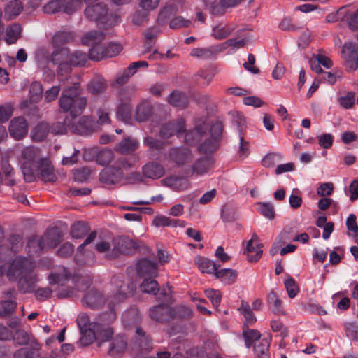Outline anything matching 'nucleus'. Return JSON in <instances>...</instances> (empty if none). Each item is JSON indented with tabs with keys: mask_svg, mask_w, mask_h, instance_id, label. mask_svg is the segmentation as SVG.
<instances>
[{
	"mask_svg": "<svg viewBox=\"0 0 358 358\" xmlns=\"http://www.w3.org/2000/svg\"><path fill=\"white\" fill-rule=\"evenodd\" d=\"M82 89L80 83H73L63 89L59 99V105L64 112H70L73 117L81 114L86 108L87 100L81 96Z\"/></svg>",
	"mask_w": 358,
	"mask_h": 358,
	"instance_id": "f257e3e1",
	"label": "nucleus"
},
{
	"mask_svg": "<svg viewBox=\"0 0 358 358\" xmlns=\"http://www.w3.org/2000/svg\"><path fill=\"white\" fill-rule=\"evenodd\" d=\"M123 278V276H115L112 278V283L116 288V292L113 296V301L108 304L110 312L103 313L100 316V322H106V324H110L113 322L116 316L114 309L112 307V303L115 301L121 302L124 301L128 296H131L136 289V286L132 282L129 280L124 282Z\"/></svg>",
	"mask_w": 358,
	"mask_h": 358,
	"instance_id": "f03ea898",
	"label": "nucleus"
},
{
	"mask_svg": "<svg viewBox=\"0 0 358 358\" xmlns=\"http://www.w3.org/2000/svg\"><path fill=\"white\" fill-rule=\"evenodd\" d=\"M41 159L39 148L28 146L22 150L18 160L25 182H32L36 180L35 172Z\"/></svg>",
	"mask_w": 358,
	"mask_h": 358,
	"instance_id": "7ed1b4c3",
	"label": "nucleus"
},
{
	"mask_svg": "<svg viewBox=\"0 0 358 358\" xmlns=\"http://www.w3.org/2000/svg\"><path fill=\"white\" fill-rule=\"evenodd\" d=\"M85 15L91 21L106 23L107 26H114L118 23L119 17L116 15H108V8L106 4L98 3L88 6L85 10Z\"/></svg>",
	"mask_w": 358,
	"mask_h": 358,
	"instance_id": "20e7f679",
	"label": "nucleus"
},
{
	"mask_svg": "<svg viewBox=\"0 0 358 358\" xmlns=\"http://www.w3.org/2000/svg\"><path fill=\"white\" fill-rule=\"evenodd\" d=\"M34 268L35 264L31 259L17 256L10 264L6 276L10 280L15 281L34 271Z\"/></svg>",
	"mask_w": 358,
	"mask_h": 358,
	"instance_id": "39448f33",
	"label": "nucleus"
},
{
	"mask_svg": "<svg viewBox=\"0 0 358 358\" xmlns=\"http://www.w3.org/2000/svg\"><path fill=\"white\" fill-rule=\"evenodd\" d=\"M113 245L111 253L107 254L106 256L108 259H114L120 254H131L138 248L136 243L127 236H119L113 238Z\"/></svg>",
	"mask_w": 358,
	"mask_h": 358,
	"instance_id": "423d86ee",
	"label": "nucleus"
},
{
	"mask_svg": "<svg viewBox=\"0 0 358 358\" xmlns=\"http://www.w3.org/2000/svg\"><path fill=\"white\" fill-rule=\"evenodd\" d=\"M174 308L166 303H161L151 307L149 317L157 323L166 324L174 320Z\"/></svg>",
	"mask_w": 358,
	"mask_h": 358,
	"instance_id": "0eeeda50",
	"label": "nucleus"
},
{
	"mask_svg": "<svg viewBox=\"0 0 358 358\" xmlns=\"http://www.w3.org/2000/svg\"><path fill=\"white\" fill-rule=\"evenodd\" d=\"M341 57L348 71H354L358 68V45L355 43H345Z\"/></svg>",
	"mask_w": 358,
	"mask_h": 358,
	"instance_id": "6e6552de",
	"label": "nucleus"
},
{
	"mask_svg": "<svg viewBox=\"0 0 358 358\" xmlns=\"http://www.w3.org/2000/svg\"><path fill=\"white\" fill-rule=\"evenodd\" d=\"M213 163V162L210 157H200L194 161L191 166L185 167L183 170V173L187 178L194 175L203 176L208 172Z\"/></svg>",
	"mask_w": 358,
	"mask_h": 358,
	"instance_id": "1a4fd4ad",
	"label": "nucleus"
},
{
	"mask_svg": "<svg viewBox=\"0 0 358 358\" xmlns=\"http://www.w3.org/2000/svg\"><path fill=\"white\" fill-rule=\"evenodd\" d=\"M81 302L85 307L96 310L105 304L106 298L101 291L93 287L85 292Z\"/></svg>",
	"mask_w": 358,
	"mask_h": 358,
	"instance_id": "9d476101",
	"label": "nucleus"
},
{
	"mask_svg": "<svg viewBox=\"0 0 358 358\" xmlns=\"http://www.w3.org/2000/svg\"><path fill=\"white\" fill-rule=\"evenodd\" d=\"M170 159L178 166H183L192 162V152L186 148H173L169 152Z\"/></svg>",
	"mask_w": 358,
	"mask_h": 358,
	"instance_id": "9b49d317",
	"label": "nucleus"
},
{
	"mask_svg": "<svg viewBox=\"0 0 358 358\" xmlns=\"http://www.w3.org/2000/svg\"><path fill=\"white\" fill-rule=\"evenodd\" d=\"M138 275L141 278L156 277L158 272L157 262L148 258H142L136 265Z\"/></svg>",
	"mask_w": 358,
	"mask_h": 358,
	"instance_id": "f8f14e48",
	"label": "nucleus"
},
{
	"mask_svg": "<svg viewBox=\"0 0 358 358\" xmlns=\"http://www.w3.org/2000/svg\"><path fill=\"white\" fill-rule=\"evenodd\" d=\"M9 133L16 140L23 138L28 132V124L23 117L13 119L9 124Z\"/></svg>",
	"mask_w": 358,
	"mask_h": 358,
	"instance_id": "ddd939ff",
	"label": "nucleus"
},
{
	"mask_svg": "<svg viewBox=\"0 0 358 358\" xmlns=\"http://www.w3.org/2000/svg\"><path fill=\"white\" fill-rule=\"evenodd\" d=\"M263 245L260 243L259 238L256 234L252 235L251 239L248 242L246 246L247 259L249 262H257L262 257Z\"/></svg>",
	"mask_w": 358,
	"mask_h": 358,
	"instance_id": "4468645a",
	"label": "nucleus"
},
{
	"mask_svg": "<svg viewBox=\"0 0 358 358\" xmlns=\"http://www.w3.org/2000/svg\"><path fill=\"white\" fill-rule=\"evenodd\" d=\"M36 169L38 171V178L44 182H54L57 180V177L55 173L54 168L48 159H41Z\"/></svg>",
	"mask_w": 358,
	"mask_h": 358,
	"instance_id": "2eb2a0df",
	"label": "nucleus"
},
{
	"mask_svg": "<svg viewBox=\"0 0 358 358\" xmlns=\"http://www.w3.org/2000/svg\"><path fill=\"white\" fill-rule=\"evenodd\" d=\"M127 341L122 335H117L113 338L107 348V353L112 357L120 356L127 349Z\"/></svg>",
	"mask_w": 358,
	"mask_h": 358,
	"instance_id": "dca6fc26",
	"label": "nucleus"
},
{
	"mask_svg": "<svg viewBox=\"0 0 358 358\" xmlns=\"http://www.w3.org/2000/svg\"><path fill=\"white\" fill-rule=\"evenodd\" d=\"M37 282V275L34 271H32L18 279L17 289L24 294L33 292L36 289Z\"/></svg>",
	"mask_w": 358,
	"mask_h": 358,
	"instance_id": "f3484780",
	"label": "nucleus"
},
{
	"mask_svg": "<svg viewBox=\"0 0 358 358\" xmlns=\"http://www.w3.org/2000/svg\"><path fill=\"white\" fill-rule=\"evenodd\" d=\"M96 124L89 116H83L77 124H72L70 130L73 133L85 134L89 131L92 132L96 129Z\"/></svg>",
	"mask_w": 358,
	"mask_h": 358,
	"instance_id": "a211bd4d",
	"label": "nucleus"
},
{
	"mask_svg": "<svg viewBox=\"0 0 358 358\" xmlns=\"http://www.w3.org/2000/svg\"><path fill=\"white\" fill-rule=\"evenodd\" d=\"M210 124L203 120H199L194 130L189 131L186 133L185 141L187 144L193 145L197 141L198 137L205 134L206 131L208 130Z\"/></svg>",
	"mask_w": 358,
	"mask_h": 358,
	"instance_id": "6ab92c4d",
	"label": "nucleus"
},
{
	"mask_svg": "<svg viewBox=\"0 0 358 358\" xmlns=\"http://www.w3.org/2000/svg\"><path fill=\"white\" fill-rule=\"evenodd\" d=\"M167 102L173 107L183 110L188 107L189 101L185 92L175 90L167 97Z\"/></svg>",
	"mask_w": 358,
	"mask_h": 358,
	"instance_id": "aec40b11",
	"label": "nucleus"
},
{
	"mask_svg": "<svg viewBox=\"0 0 358 358\" xmlns=\"http://www.w3.org/2000/svg\"><path fill=\"white\" fill-rule=\"evenodd\" d=\"M185 131L183 120H180L177 122H170L163 125L160 130V136L163 138H168L175 134L181 135Z\"/></svg>",
	"mask_w": 358,
	"mask_h": 358,
	"instance_id": "412c9836",
	"label": "nucleus"
},
{
	"mask_svg": "<svg viewBox=\"0 0 358 358\" xmlns=\"http://www.w3.org/2000/svg\"><path fill=\"white\" fill-rule=\"evenodd\" d=\"M31 348H22L14 354V358H38L41 345L33 340L29 343Z\"/></svg>",
	"mask_w": 358,
	"mask_h": 358,
	"instance_id": "4be33fe9",
	"label": "nucleus"
},
{
	"mask_svg": "<svg viewBox=\"0 0 358 358\" xmlns=\"http://www.w3.org/2000/svg\"><path fill=\"white\" fill-rule=\"evenodd\" d=\"M122 178V172L111 166L100 173V180L106 184H115Z\"/></svg>",
	"mask_w": 358,
	"mask_h": 358,
	"instance_id": "5701e85b",
	"label": "nucleus"
},
{
	"mask_svg": "<svg viewBox=\"0 0 358 358\" xmlns=\"http://www.w3.org/2000/svg\"><path fill=\"white\" fill-rule=\"evenodd\" d=\"M220 52H222V47H219V45L204 48H196L192 50L190 55L203 59H208L214 57Z\"/></svg>",
	"mask_w": 358,
	"mask_h": 358,
	"instance_id": "b1692460",
	"label": "nucleus"
},
{
	"mask_svg": "<svg viewBox=\"0 0 358 358\" xmlns=\"http://www.w3.org/2000/svg\"><path fill=\"white\" fill-rule=\"evenodd\" d=\"M138 145L136 139L125 138L116 144L115 150L122 155H128L134 152L138 148Z\"/></svg>",
	"mask_w": 358,
	"mask_h": 358,
	"instance_id": "393cba45",
	"label": "nucleus"
},
{
	"mask_svg": "<svg viewBox=\"0 0 358 358\" xmlns=\"http://www.w3.org/2000/svg\"><path fill=\"white\" fill-rule=\"evenodd\" d=\"M27 252L30 256H38L45 249L44 239L41 236H33L31 237L27 245Z\"/></svg>",
	"mask_w": 358,
	"mask_h": 358,
	"instance_id": "a878e982",
	"label": "nucleus"
},
{
	"mask_svg": "<svg viewBox=\"0 0 358 358\" xmlns=\"http://www.w3.org/2000/svg\"><path fill=\"white\" fill-rule=\"evenodd\" d=\"M159 32L160 29L158 27H151L143 31L142 34L144 39V48L146 52L151 50L156 43Z\"/></svg>",
	"mask_w": 358,
	"mask_h": 358,
	"instance_id": "bb28decb",
	"label": "nucleus"
},
{
	"mask_svg": "<svg viewBox=\"0 0 358 358\" xmlns=\"http://www.w3.org/2000/svg\"><path fill=\"white\" fill-rule=\"evenodd\" d=\"M345 10V7H342L338 11V14L341 15L343 13V15L341 17V21L345 22L350 29L352 31H356L358 29V9L356 11H346L343 12V10Z\"/></svg>",
	"mask_w": 358,
	"mask_h": 358,
	"instance_id": "cd10ccee",
	"label": "nucleus"
},
{
	"mask_svg": "<svg viewBox=\"0 0 358 358\" xmlns=\"http://www.w3.org/2000/svg\"><path fill=\"white\" fill-rule=\"evenodd\" d=\"M143 174L148 178H159L164 176V169L159 164L150 162L143 167Z\"/></svg>",
	"mask_w": 358,
	"mask_h": 358,
	"instance_id": "c85d7f7f",
	"label": "nucleus"
},
{
	"mask_svg": "<svg viewBox=\"0 0 358 358\" xmlns=\"http://www.w3.org/2000/svg\"><path fill=\"white\" fill-rule=\"evenodd\" d=\"M108 87L106 80L101 77L96 76L91 80L87 84V90L89 93L93 95H97L103 93Z\"/></svg>",
	"mask_w": 358,
	"mask_h": 358,
	"instance_id": "c756f323",
	"label": "nucleus"
},
{
	"mask_svg": "<svg viewBox=\"0 0 358 358\" xmlns=\"http://www.w3.org/2000/svg\"><path fill=\"white\" fill-rule=\"evenodd\" d=\"M194 263L198 268L203 273H214L217 271L218 266L216 264L206 257L197 256L194 258Z\"/></svg>",
	"mask_w": 358,
	"mask_h": 358,
	"instance_id": "7c9ffc66",
	"label": "nucleus"
},
{
	"mask_svg": "<svg viewBox=\"0 0 358 358\" xmlns=\"http://www.w3.org/2000/svg\"><path fill=\"white\" fill-rule=\"evenodd\" d=\"M44 239L45 248H55L62 241V234L57 229L48 230L42 237Z\"/></svg>",
	"mask_w": 358,
	"mask_h": 358,
	"instance_id": "2f4dec72",
	"label": "nucleus"
},
{
	"mask_svg": "<svg viewBox=\"0 0 358 358\" xmlns=\"http://www.w3.org/2000/svg\"><path fill=\"white\" fill-rule=\"evenodd\" d=\"M152 224L157 227L170 226L184 227L186 225V222L183 220L171 219L163 215L156 216L152 220Z\"/></svg>",
	"mask_w": 358,
	"mask_h": 358,
	"instance_id": "473e14b6",
	"label": "nucleus"
},
{
	"mask_svg": "<svg viewBox=\"0 0 358 358\" xmlns=\"http://www.w3.org/2000/svg\"><path fill=\"white\" fill-rule=\"evenodd\" d=\"M90 231V227L83 221H78L71 227L70 234L73 238H83Z\"/></svg>",
	"mask_w": 358,
	"mask_h": 358,
	"instance_id": "72a5a7b5",
	"label": "nucleus"
},
{
	"mask_svg": "<svg viewBox=\"0 0 358 358\" xmlns=\"http://www.w3.org/2000/svg\"><path fill=\"white\" fill-rule=\"evenodd\" d=\"M105 38L102 31H91L86 33L82 38V43L87 46L99 45Z\"/></svg>",
	"mask_w": 358,
	"mask_h": 358,
	"instance_id": "f704fd0d",
	"label": "nucleus"
},
{
	"mask_svg": "<svg viewBox=\"0 0 358 358\" xmlns=\"http://www.w3.org/2000/svg\"><path fill=\"white\" fill-rule=\"evenodd\" d=\"M49 133V124L42 122L32 129L31 134L34 141L40 142L45 138Z\"/></svg>",
	"mask_w": 358,
	"mask_h": 358,
	"instance_id": "c9c22d12",
	"label": "nucleus"
},
{
	"mask_svg": "<svg viewBox=\"0 0 358 358\" xmlns=\"http://www.w3.org/2000/svg\"><path fill=\"white\" fill-rule=\"evenodd\" d=\"M136 342L142 350L149 351L152 349V342L150 336L140 327H136Z\"/></svg>",
	"mask_w": 358,
	"mask_h": 358,
	"instance_id": "e433bc0d",
	"label": "nucleus"
},
{
	"mask_svg": "<svg viewBox=\"0 0 358 358\" xmlns=\"http://www.w3.org/2000/svg\"><path fill=\"white\" fill-rule=\"evenodd\" d=\"M155 277L145 278L140 285L141 292L156 295L159 291V287L157 281L154 279Z\"/></svg>",
	"mask_w": 358,
	"mask_h": 358,
	"instance_id": "4c0bfd02",
	"label": "nucleus"
},
{
	"mask_svg": "<svg viewBox=\"0 0 358 358\" xmlns=\"http://www.w3.org/2000/svg\"><path fill=\"white\" fill-rule=\"evenodd\" d=\"M69 50L65 48H60L56 49L51 53L50 57L48 58V61L55 65H58L59 64L69 61Z\"/></svg>",
	"mask_w": 358,
	"mask_h": 358,
	"instance_id": "58836bf2",
	"label": "nucleus"
},
{
	"mask_svg": "<svg viewBox=\"0 0 358 358\" xmlns=\"http://www.w3.org/2000/svg\"><path fill=\"white\" fill-rule=\"evenodd\" d=\"M22 29L19 24H13L6 30V41L8 44H14L21 37Z\"/></svg>",
	"mask_w": 358,
	"mask_h": 358,
	"instance_id": "ea45409f",
	"label": "nucleus"
},
{
	"mask_svg": "<svg viewBox=\"0 0 358 358\" xmlns=\"http://www.w3.org/2000/svg\"><path fill=\"white\" fill-rule=\"evenodd\" d=\"M220 141L216 138H210L206 139L201 143L198 148L199 152L203 154L212 153L217 150L220 148Z\"/></svg>",
	"mask_w": 358,
	"mask_h": 358,
	"instance_id": "a19ab883",
	"label": "nucleus"
},
{
	"mask_svg": "<svg viewBox=\"0 0 358 358\" xmlns=\"http://www.w3.org/2000/svg\"><path fill=\"white\" fill-rule=\"evenodd\" d=\"M215 275L217 278L220 279L225 284H232L237 278L238 273L236 270L233 269H221L215 272Z\"/></svg>",
	"mask_w": 358,
	"mask_h": 358,
	"instance_id": "79ce46f5",
	"label": "nucleus"
},
{
	"mask_svg": "<svg viewBox=\"0 0 358 358\" xmlns=\"http://www.w3.org/2000/svg\"><path fill=\"white\" fill-rule=\"evenodd\" d=\"M152 113V106L148 102H143L137 106L136 111V120L138 122H144L150 117Z\"/></svg>",
	"mask_w": 358,
	"mask_h": 358,
	"instance_id": "37998d69",
	"label": "nucleus"
},
{
	"mask_svg": "<svg viewBox=\"0 0 358 358\" xmlns=\"http://www.w3.org/2000/svg\"><path fill=\"white\" fill-rule=\"evenodd\" d=\"M73 37L71 31H57L52 37V42L54 46L59 47L73 41Z\"/></svg>",
	"mask_w": 358,
	"mask_h": 358,
	"instance_id": "c03bdc74",
	"label": "nucleus"
},
{
	"mask_svg": "<svg viewBox=\"0 0 358 358\" xmlns=\"http://www.w3.org/2000/svg\"><path fill=\"white\" fill-rule=\"evenodd\" d=\"M235 29V27L227 24L224 27L216 26L213 28L212 36L218 40H222L229 36Z\"/></svg>",
	"mask_w": 358,
	"mask_h": 358,
	"instance_id": "a18cd8bd",
	"label": "nucleus"
},
{
	"mask_svg": "<svg viewBox=\"0 0 358 358\" xmlns=\"http://www.w3.org/2000/svg\"><path fill=\"white\" fill-rule=\"evenodd\" d=\"M96 328L85 329L80 330L81 337L80 338V344L83 346H87L92 343L96 339Z\"/></svg>",
	"mask_w": 358,
	"mask_h": 358,
	"instance_id": "49530a36",
	"label": "nucleus"
},
{
	"mask_svg": "<svg viewBox=\"0 0 358 358\" xmlns=\"http://www.w3.org/2000/svg\"><path fill=\"white\" fill-rule=\"evenodd\" d=\"M64 4L65 0H51L43 6V10L46 14H55L61 11Z\"/></svg>",
	"mask_w": 358,
	"mask_h": 358,
	"instance_id": "de8ad7c7",
	"label": "nucleus"
},
{
	"mask_svg": "<svg viewBox=\"0 0 358 358\" xmlns=\"http://www.w3.org/2000/svg\"><path fill=\"white\" fill-rule=\"evenodd\" d=\"M76 323L80 330L96 328L98 322H91L89 315L86 313H81L78 315Z\"/></svg>",
	"mask_w": 358,
	"mask_h": 358,
	"instance_id": "09e8293b",
	"label": "nucleus"
},
{
	"mask_svg": "<svg viewBox=\"0 0 358 358\" xmlns=\"http://www.w3.org/2000/svg\"><path fill=\"white\" fill-rule=\"evenodd\" d=\"M243 336L245 340V346L247 348H250L254 341L260 338L261 334L257 329L244 328L243 331Z\"/></svg>",
	"mask_w": 358,
	"mask_h": 358,
	"instance_id": "8fccbe9b",
	"label": "nucleus"
},
{
	"mask_svg": "<svg viewBox=\"0 0 358 358\" xmlns=\"http://www.w3.org/2000/svg\"><path fill=\"white\" fill-rule=\"evenodd\" d=\"M89 56L83 52L77 50L69 54V62L73 66H84L87 62Z\"/></svg>",
	"mask_w": 358,
	"mask_h": 358,
	"instance_id": "3c124183",
	"label": "nucleus"
},
{
	"mask_svg": "<svg viewBox=\"0 0 358 358\" xmlns=\"http://www.w3.org/2000/svg\"><path fill=\"white\" fill-rule=\"evenodd\" d=\"M269 345V341L266 338L262 339L257 345H255L254 350L257 358H270Z\"/></svg>",
	"mask_w": 358,
	"mask_h": 358,
	"instance_id": "603ef678",
	"label": "nucleus"
},
{
	"mask_svg": "<svg viewBox=\"0 0 358 358\" xmlns=\"http://www.w3.org/2000/svg\"><path fill=\"white\" fill-rule=\"evenodd\" d=\"M245 134H239V147L238 150V159L243 160L250 154V144L249 141L245 140Z\"/></svg>",
	"mask_w": 358,
	"mask_h": 358,
	"instance_id": "864d4df0",
	"label": "nucleus"
},
{
	"mask_svg": "<svg viewBox=\"0 0 358 358\" xmlns=\"http://www.w3.org/2000/svg\"><path fill=\"white\" fill-rule=\"evenodd\" d=\"M17 308V303L13 300L0 301V317L10 315Z\"/></svg>",
	"mask_w": 358,
	"mask_h": 358,
	"instance_id": "5fc2aeb1",
	"label": "nucleus"
},
{
	"mask_svg": "<svg viewBox=\"0 0 358 358\" xmlns=\"http://www.w3.org/2000/svg\"><path fill=\"white\" fill-rule=\"evenodd\" d=\"M23 10L22 3L19 0H13L10 1L5 8L6 13L10 17L17 16Z\"/></svg>",
	"mask_w": 358,
	"mask_h": 358,
	"instance_id": "6e6d98bb",
	"label": "nucleus"
},
{
	"mask_svg": "<svg viewBox=\"0 0 358 358\" xmlns=\"http://www.w3.org/2000/svg\"><path fill=\"white\" fill-rule=\"evenodd\" d=\"M174 319L189 320L193 315L192 310L186 306L180 305L174 308Z\"/></svg>",
	"mask_w": 358,
	"mask_h": 358,
	"instance_id": "4d7b16f0",
	"label": "nucleus"
},
{
	"mask_svg": "<svg viewBox=\"0 0 358 358\" xmlns=\"http://www.w3.org/2000/svg\"><path fill=\"white\" fill-rule=\"evenodd\" d=\"M113 157L114 155L111 150L103 149L98 152L96 160L101 166H106L110 164Z\"/></svg>",
	"mask_w": 358,
	"mask_h": 358,
	"instance_id": "13d9d810",
	"label": "nucleus"
},
{
	"mask_svg": "<svg viewBox=\"0 0 358 358\" xmlns=\"http://www.w3.org/2000/svg\"><path fill=\"white\" fill-rule=\"evenodd\" d=\"M229 115L231 116L232 123L237 127L239 134H244L245 129V120L243 115L236 111L229 113Z\"/></svg>",
	"mask_w": 358,
	"mask_h": 358,
	"instance_id": "bf43d9fd",
	"label": "nucleus"
},
{
	"mask_svg": "<svg viewBox=\"0 0 358 358\" xmlns=\"http://www.w3.org/2000/svg\"><path fill=\"white\" fill-rule=\"evenodd\" d=\"M282 159V155L277 152L267 154L262 160V164L266 168L273 167Z\"/></svg>",
	"mask_w": 358,
	"mask_h": 358,
	"instance_id": "052dcab7",
	"label": "nucleus"
},
{
	"mask_svg": "<svg viewBox=\"0 0 358 358\" xmlns=\"http://www.w3.org/2000/svg\"><path fill=\"white\" fill-rule=\"evenodd\" d=\"M122 320L124 324L127 327L137 324L140 320L139 313L136 310H130L123 314Z\"/></svg>",
	"mask_w": 358,
	"mask_h": 358,
	"instance_id": "680f3d73",
	"label": "nucleus"
},
{
	"mask_svg": "<svg viewBox=\"0 0 358 358\" xmlns=\"http://www.w3.org/2000/svg\"><path fill=\"white\" fill-rule=\"evenodd\" d=\"M238 310L243 314L245 318L246 322L249 324H252L256 322V317H255L251 308L248 303L244 301H241V306L238 308Z\"/></svg>",
	"mask_w": 358,
	"mask_h": 358,
	"instance_id": "e2e57ef3",
	"label": "nucleus"
},
{
	"mask_svg": "<svg viewBox=\"0 0 358 358\" xmlns=\"http://www.w3.org/2000/svg\"><path fill=\"white\" fill-rule=\"evenodd\" d=\"M285 286L288 296L291 299L294 298L299 292V287L292 276H288V278L285 280Z\"/></svg>",
	"mask_w": 358,
	"mask_h": 358,
	"instance_id": "0e129e2a",
	"label": "nucleus"
},
{
	"mask_svg": "<svg viewBox=\"0 0 358 358\" xmlns=\"http://www.w3.org/2000/svg\"><path fill=\"white\" fill-rule=\"evenodd\" d=\"M113 333V330L111 327L101 329L97 337V340L99 341L97 343L98 347L102 348L105 343L112 338Z\"/></svg>",
	"mask_w": 358,
	"mask_h": 358,
	"instance_id": "69168bd1",
	"label": "nucleus"
},
{
	"mask_svg": "<svg viewBox=\"0 0 358 358\" xmlns=\"http://www.w3.org/2000/svg\"><path fill=\"white\" fill-rule=\"evenodd\" d=\"M340 105L345 109L352 108L355 102V93L348 92L345 96L338 99Z\"/></svg>",
	"mask_w": 358,
	"mask_h": 358,
	"instance_id": "338daca9",
	"label": "nucleus"
},
{
	"mask_svg": "<svg viewBox=\"0 0 358 358\" xmlns=\"http://www.w3.org/2000/svg\"><path fill=\"white\" fill-rule=\"evenodd\" d=\"M91 175V170L88 167L78 169L73 172V178L79 182H86Z\"/></svg>",
	"mask_w": 358,
	"mask_h": 358,
	"instance_id": "774afa93",
	"label": "nucleus"
}]
</instances>
